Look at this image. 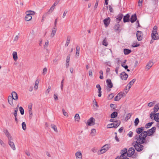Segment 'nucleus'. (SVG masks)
<instances>
[{
    "mask_svg": "<svg viewBox=\"0 0 159 159\" xmlns=\"http://www.w3.org/2000/svg\"><path fill=\"white\" fill-rule=\"evenodd\" d=\"M156 128L153 127L147 131H144L139 135L136 134L134 137V139L136 140L133 143L135 150L138 152L142 151L144 148L142 144H146L147 141L146 138L147 136H150L155 132Z\"/></svg>",
    "mask_w": 159,
    "mask_h": 159,
    "instance_id": "f257e3e1",
    "label": "nucleus"
},
{
    "mask_svg": "<svg viewBox=\"0 0 159 159\" xmlns=\"http://www.w3.org/2000/svg\"><path fill=\"white\" fill-rule=\"evenodd\" d=\"M151 36L152 39L154 40H157L159 39V34H158L157 31H152Z\"/></svg>",
    "mask_w": 159,
    "mask_h": 159,
    "instance_id": "f03ea898",
    "label": "nucleus"
},
{
    "mask_svg": "<svg viewBox=\"0 0 159 159\" xmlns=\"http://www.w3.org/2000/svg\"><path fill=\"white\" fill-rule=\"evenodd\" d=\"M12 139V137L9 138L8 143L13 150H16V148L14 143L11 141Z\"/></svg>",
    "mask_w": 159,
    "mask_h": 159,
    "instance_id": "7ed1b4c3",
    "label": "nucleus"
},
{
    "mask_svg": "<svg viewBox=\"0 0 159 159\" xmlns=\"http://www.w3.org/2000/svg\"><path fill=\"white\" fill-rule=\"evenodd\" d=\"M136 35L138 40L139 41H141L143 39V34L142 32L138 30L137 32Z\"/></svg>",
    "mask_w": 159,
    "mask_h": 159,
    "instance_id": "20e7f679",
    "label": "nucleus"
},
{
    "mask_svg": "<svg viewBox=\"0 0 159 159\" xmlns=\"http://www.w3.org/2000/svg\"><path fill=\"white\" fill-rule=\"evenodd\" d=\"M135 150L134 148L131 147L129 148L127 152V155L129 157L132 156L134 153Z\"/></svg>",
    "mask_w": 159,
    "mask_h": 159,
    "instance_id": "39448f33",
    "label": "nucleus"
},
{
    "mask_svg": "<svg viewBox=\"0 0 159 159\" xmlns=\"http://www.w3.org/2000/svg\"><path fill=\"white\" fill-rule=\"evenodd\" d=\"M95 121V119L93 117H91L89 119L87 122V124L89 126H91L94 125L95 124L94 123Z\"/></svg>",
    "mask_w": 159,
    "mask_h": 159,
    "instance_id": "423d86ee",
    "label": "nucleus"
},
{
    "mask_svg": "<svg viewBox=\"0 0 159 159\" xmlns=\"http://www.w3.org/2000/svg\"><path fill=\"white\" fill-rule=\"evenodd\" d=\"M120 75V78L122 80H125L128 78V75L124 71L122 72Z\"/></svg>",
    "mask_w": 159,
    "mask_h": 159,
    "instance_id": "0eeeda50",
    "label": "nucleus"
},
{
    "mask_svg": "<svg viewBox=\"0 0 159 159\" xmlns=\"http://www.w3.org/2000/svg\"><path fill=\"white\" fill-rule=\"evenodd\" d=\"M76 159H82V154L80 151H78L75 154Z\"/></svg>",
    "mask_w": 159,
    "mask_h": 159,
    "instance_id": "6e6552de",
    "label": "nucleus"
},
{
    "mask_svg": "<svg viewBox=\"0 0 159 159\" xmlns=\"http://www.w3.org/2000/svg\"><path fill=\"white\" fill-rule=\"evenodd\" d=\"M123 17V14L120 13L117 16L116 19V21L117 23H119L121 21Z\"/></svg>",
    "mask_w": 159,
    "mask_h": 159,
    "instance_id": "1a4fd4ad",
    "label": "nucleus"
},
{
    "mask_svg": "<svg viewBox=\"0 0 159 159\" xmlns=\"http://www.w3.org/2000/svg\"><path fill=\"white\" fill-rule=\"evenodd\" d=\"M127 150L126 148H124L121 151V157H127L126 154L127 153Z\"/></svg>",
    "mask_w": 159,
    "mask_h": 159,
    "instance_id": "9d476101",
    "label": "nucleus"
},
{
    "mask_svg": "<svg viewBox=\"0 0 159 159\" xmlns=\"http://www.w3.org/2000/svg\"><path fill=\"white\" fill-rule=\"evenodd\" d=\"M110 21L111 19L109 17H108L103 20V21L106 26H107L109 25Z\"/></svg>",
    "mask_w": 159,
    "mask_h": 159,
    "instance_id": "9b49d317",
    "label": "nucleus"
},
{
    "mask_svg": "<svg viewBox=\"0 0 159 159\" xmlns=\"http://www.w3.org/2000/svg\"><path fill=\"white\" fill-rule=\"evenodd\" d=\"M25 13L26 15L25 16V20L27 21H29L30 20L32 19V16L31 15H30L29 14V12L26 11Z\"/></svg>",
    "mask_w": 159,
    "mask_h": 159,
    "instance_id": "f8f14e48",
    "label": "nucleus"
},
{
    "mask_svg": "<svg viewBox=\"0 0 159 159\" xmlns=\"http://www.w3.org/2000/svg\"><path fill=\"white\" fill-rule=\"evenodd\" d=\"M137 16L136 14H134L131 16L130 18V22L132 23H134L137 20Z\"/></svg>",
    "mask_w": 159,
    "mask_h": 159,
    "instance_id": "ddd939ff",
    "label": "nucleus"
},
{
    "mask_svg": "<svg viewBox=\"0 0 159 159\" xmlns=\"http://www.w3.org/2000/svg\"><path fill=\"white\" fill-rule=\"evenodd\" d=\"M120 27V25L119 23H117L114 26V29L116 32L118 31L119 32H120L121 30L119 29Z\"/></svg>",
    "mask_w": 159,
    "mask_h": 159,
    "instance_id": "4468645a",
    "label": "nucleus"
},
{
    "mask_svg": "<svg viewBox=\"0 0 159 159\" xmlns=\"http://www.w3.org/2000/svg\"><path fill=\"white\" fill-rule=\"evenodd\" d=\"M130 16L129 14H127L125 16H124L123 21L124 23L128 22L129 21Z\"/></svg>",
    "mask_w": 159,
    "mask_h": 159,
    "instance_id": "2eb2a0df",
    "label": "nucleus"
},
{
    "mask_svg": "<svg viewBox=\"0 0 159 159\" xmlns=\"http://www.w3.org/2000/svg\"><path fill=\"white\" fill-rule=\"evenodd\" d=\"M112 124L113 128H117L120 125V120H117Z\"/></svg>",
    "mask_w": 159,
    "mask_h": 159,
    "instance_id": "dca6fc26",
    "label": "nucleus"
},
{
    "mask_svg": "<svg viewBox=\"0 0 159 159\" xmlns=\"http://www.w3.org/2000/svg\"><path fill=\"white\" fill-rule=\"evenodd\" d=\"M106 83L108 87L111 88L113 87V84L110 79H107L106 80Z\"/></svg>",
    "mask_w": 159,
    "mask_h": 159,
    "instance_id": "f3484780",
    "label": "nucleus"
},
{
    "mask_svg": "<svg viewBox=\"0 0 159 159\" xmlns=\"http://www.w3.org/2000/svg\"><path fill=\"white\" fill-rule=\"evenodd\" d=\"M28 109H29V114L30 115L29 116V118L30 119H31L32 118V106L31 105H29L28 106Z\"/></svg>",
    "mask_w": 159,
    "mask_h": 159,
    "instance_id": "a211bd4d",
    "label": "nucleus"
},
{
    "mask_svg": "<svg viewBox=\"0 0 159 159\" xmlns=\"http://www.w3.org/2000/svg\"><path fill=\"white\" fill-rule=\"evenodd\" d=\"M12 96H11L12 98H13V99L15 100H18V95L17 93L13 91L11 93Z\"/></svg>",
    "mask_w": 159,
    "mask_h": 159,
    "instance_id": "6ab92c4d",
    "label": "nucleus"
},
{
    "mask_svg": "<svg viewBox=\"0 0 159 159\" xmlns=\"http://www.w3.org/2000/svg\"><path fill=\"white\" fill-rule=\"evenodd\" d=\"M144 130L143 127H139L137 128L136 130L137 133L139 134H141L142 133Z\"/></svg>",
    "mask_w": 159,
    "mask_h": 159,
    "instance_id": "aec40b11",
    "label": "nucleus"
},
{
    "mask_svg": "<svg viewBox=\"0 0 159 159\" xmlns=\"http://www.w3.org/2000/svg\"><path fill=\"white\" fill-rule=\"evenodd\" d=\"M136 79H133L131 81H130L127 85V86L129 85L128 86V90H129L131 88V85H132L135 82Z\"/></svg>",
    "mask_w": 159,
    "mask_h": 159,
    "instance_id": "412c9836",
    "label": "nucleus"
},
{
    "mask_svg": "<svg viewBox=\"0 0 159 159\" xmlns=\"http://www.w3.org/2000/svg\"><path fill=\"white\" fill-rule=\"evenodd\" d=\"M13 98L11 96H8V101L9 104L11 105H12L13 104Z\"/></svg>",
    "mask_w": 159,
    "mask_h": 159,
    "instance_id": "4be33fe9",
    "label": "nucleus"
},
{
    "mask_svg": "<svg viewBox=\"0 0 159 159\" xmlns=\"http://www.w3.org/2000/svg\"><path fill=\"white\" fill-rule=\"evenodd\" d=\"M121 93H119L116 96L114 100L115 101H119L122 98L121 95H120Z\"/></svg>",
    "mask_w": 159,
    "mask_h": 159,
    "instance_id": "5701e85b",
    "label": "nucleus"
},
{
    "mask_svg": "<svg viewBox=\"0 0 159 159\" xmlns=\"http://www.w3.org/2000/svg\"><path fill=\"white\" fill-rule=\"evenodd\" d=\"M153 63L151 61H149L146 66V69L147 70H149L153 65Z\"/></svg>",
    "mask_w": 159,
    "mask_h": 159,
    "instance_id": "b1692460",
    "label": "nucleus"
},
{
    "mask_svg": "<svg viewBox=\"0 0 159 159\" xmlns=\"http://www.w3.org/2000/svg\"><path fill=\"white\" fill-rule=\"evenodd\" d=\"M70 55L69 54L68 55L66 60V67H68L69 66V62L70 61Z\"/></svg>",
    "mask_w": 159,
    "mask_h": 159,
    "instance_id": "393cba45",
    "label": "nucleus"
},
{
    "mask_svg": "<svg viewBox=\"0 0 159 159\" xmlns=\"http://www.w3.org/2000/svg\"><path fill=\"white\" fill-rule=\"evenodd\" d=\"M154 119L157 122H159V113H156L154 116Z\"/></svg>",
    "mask_w": 159,
    "mask_h": 159,
    "instance_id": "a878e982",
    "label": "nucleus"
},
{
    "mask_svg": "<svg viewBox=\"0 0 159 159\" xmlns=\"http://www.w3.org/2000/svg\"><path fill=\"white\" fill-rule=\"evenodd\" d=\"M12 55L13 57L14 61H16L17 60L18 57L17 52H13Z\"/></svg>",
    "mask_w": 159,
    "mask_h": 159,
    "instance_id": "bb28decb",
    "label": "nucleus"
},
{
    "mask_svg": "<svg viewBox=\"0 0 159 159\" xmlns=\"http://www.w3.org/2000/svg\"><path fill=\"white\" fill-rule=\"evenodd\" d=\"M159 109V103H157V104L155 105V106L153 109L154 111L153 112L155 113L156 112H157L158 110Z\"/></svg>",
    "mask_w": 159,
    "mask_h": 159,
    "instance_id": "cd10ccee",
    "label": "nucleus"
},
{
    "mask_svg": "<svg viewBox=\"0 0 159 159\" xmlns=\"http://www.w3.org/2000/svg\"><path fill=\"white\" fill-rule=\"evenodd\" d=\"M106 151V149H105V148L102 147V149L100 150L99 151H98V154L100 155L105 152Z\"/></svg>",
    "mask_w": 159,
    "mask_h": 159,
    "instance_id": "c85d7f7f",
    "label": "nucleus"
},
{
    "mask_svg": "<svg viewBox=\"0 0 159 159\" xmlns=\"http://www.w3.org/2000/svg\"><path fill=\"white\" fill-rule=\"evenodd\" d=\"M3 132L6 135L7 137H8V139H9V138L11 137L10 135V134L9 133L8 130L7 129H5L3 130Z\"/></svg>",
    "mask_w": 159,
    "mask_h": 159,
    "instance_id": "c756f323",
    "label": "nucleus"
},
{
    "mask_svg": "<svg viewBox=\"0 0 159 159\" xmlns=\"http://www.w3.org/2000/svg\"><path fill=\"white\" fill-rule=\"evenodd\" d=\"M57 29L55 28H53L52 30V33L51 34L50 36L51 37H53L56 32Z\"/></svg>",
    "mask_w": 159,
    "mask_h": 159,
    "instance_id": "7c9ffc66",
    "label": "nucleus"
},
{
    "mask_svg": "<svg viewBox=\"0 0 159 159\" xmlns=\"http://www.w3.org/2000/svg\"><path fill=\"white\" fill-rule=\"evenodd\" d=\"M70 36H68L67 38L66 43L65 44V46L66 47H67L68 46V45L70 42Z\"/></svg>",
    "mask_w": 159,
    "mask_h": 159,
    "instance_id": "2f4dec72",
    "label": "nucleus"
},
{
    "mask_svg": "<svg viewBox=\"0 0 159 159\" xmlns=\"http://www.w3.org/2000/svg\"><path fill=\"white\" fill-rule=\"evenodd\" d=\"M117 112L116 111L113 112L111 115V118H115L117 116Z\"/></svg>",
    "mask_w": 159,
    "mask_h": 159,
    "instance_id": "473e14b6",
    "label": "nucleus"
},
{
    "mask_svg": "<svg viewBox=\"0 0 159 159\" xmlns=\"http://www.w3.org/2000/svg\"><path fill=\"white\" fill-rule=\"evenodd\" d=\"M131 50L127 49H124V54L125 55H127L130 53L131 52Z\"/></svg>",
    "mask_w": 159,
    "mask_h": 159,
    "instance_id": "72a5a7b5",
    "label": "nucleus"
},
{
    "mask_svg": "<svg viewBox=\"0 0 159 159\" xmlns=\"http://www.w3.org/2000/svg\"><path fill=\"white\" fill-rule=\"evenodd\" d=\"M153 123V122H149L147 124L145 125V128L147 129L148 128L150 127L152 124Z\"/></svg>",
    "mask_w": 159,
    "mask_h": 159,
    "instance_id": "f704fd0d",
    "label": "nucleus"
},
{
    "mask_svg": "<svg viewBox=\"0 0 159 159\" xmlns=\"http://www.w3.org/2000/svg\"><path fill=\"white\" fill-rule=\"evenodd\" d=\"M139 122V120L138 118H137L134 120V125L135 126H137Z\"/></svg>",
    "mask_w": 159,
    "mask_h": 159,
    "instance_id": "c9c22d12",
    "label": "nucleus"
},
{
    "mask_svg": "<svg viewBox=\"0 0 159 159\" xmlns=\"http://www.w3.org/2000/svg\"><path fill=\"white\" fill-rule=\"evenodd\" d=\"M96 133V130L95 129H93L91 130V134L92 136H93L95 135Z\"/></svg>",
    "mask_w": 159,
    "mask_h": 159,
    "instance_id": "e433bc0d",
    "label": "nucleus"
},
{
    "mask_svg": "<svg viewBox=\"0 0 159 159\" xmlns=\"http://www.w3.org/2000/svg\"><path fill=\"white\" fill-rule=\"evenodd\" d=\"M110 146L109 144H107L103 146L102 147L103 148L105 149H106V150L107 151L109 148H110Z\"/></svg>",
    "mask_w": 159,
    "mask_h": 159,
    "instance_id": "4c0bfd02",
    "label": "nucleus"
},
{
    "mask_svg": "<svg viewBox=\"0 0 159 159\" xmlns=\"http://www.w3.org/2000/svg\"><path fill=\"white\" fill-rule=\"evenodd\" d=\"M39 83V81L37 80L35 81V85L34 86V89H37L38 88V84Z\"/></svg>",
    "mask_w": 159,
    "mask_h": 159,
    "instance_id": "58836bf2",
    "label": "nucleus"
},
{
    "mask_svg": "<svg viewBox=\"0 0 159 159\" xmlns=\"http://www.w3.org/2000/svg\"><path fill=\"white\" fill-rule=\"evenodd\" d=\"M51 127L56 132H57V129L56 126L53 124H52L51 125Z\"/></svg>",
    "mask_w": 159,
    "mask_h": 159,
    "instance_id": "ea45409f",
    "label": "nucleus"
},
{
    "mask_svg": "<svg viewBox=\"0 0 159 159\" xmlns=\"http://www.w3.org/2000/svg\"><path fill=\"white\" fill-rule=\"evenodd\" d=\"M19 110L21 115H24V111L23 108L22 107H19Z\"/></svg>",
    "mask_w": 159,
    "mask_h": 159,
    "instance_id": "a19ab883",
    "label": "nucleus"
},
{
    "mask_svg": "<svg viewBox=\"0 0 159 159\" xmlns=\"http://www.w3.org/2000/svg\"><path fill=\"white\" fill-rule=\"evenodd\" d=\"M22 126L23 129L25 130L26 129V124L25 122H23L22 123Z\"/></svg>",
    "mask_w": 159,
    "mask_h": 159,
    "instance_id": "79ce46f5",
    "label": "nucleus"
},
{
    "mask_svg": "<svg viewBox=\"0 0 159 159\" xmlns=\"http://www.w3.org/2000/svg\"><path fill=\"white\" fill-rule=\"evenodd\" d=\"M75 118L76 120L77 121H79L80 117L79 115L78 114H76L75 116Z\"/></svg>",
    "mask_w": 159,
    "mask_h": 159,
    "instance_id": "37998d69",
    "label": "nucleus"
},
{
    "mask_svg": "<svg viewBox=\"0 0 159 159\" xmlns=\"http://www.w3.org/2000/svg\"><path fill=\"white\" fill-rule=\"evenodd\" d=\"M131 114L130 113H128V114L125 117V120H128V119H130V118L131 117Z\"/></svg>",
    "mask_w": 159,
    "mask_h": 159,
    "instance_id": "c03bdc74",
    "label": "nucleus"
},
{
    "mask_svg": "<svg viewBox=\"0 0 159 159\" xmlns=\"http://www.w3.org/2000/svg\"><path fill=\"white\" fill-rule=\"evenodd\" d=\"M114 97V94L113 93H111L108 96V98L109 100H111Z\"/></svg>",
    "mask_w": 159,
    "mask_h": 159,
    "instance_id": "a18cd8bd",
    "label": "nucleus"
},
{
    "mask_svg": "<svg viewBox=\"0 0 159 159\" xmlns=\"http://www.w3.org/2000/svg\"><path fill=\"white\" fill-rule=\"evenodd\" d=\"M54 7H53V6H52L50 9L48 11V13L49 14L51 13L54 10Z\"/></svg>",
    "mask_w": 159,
    "mask_h": 159,
    "instance_id": "49530a36",
    "label": "nucleus"
},
{
    "mask_svg": "<svg viewBox=\"0 0 159 159\" xmlns=\"http://www.w3.org/2000/svg\"><path fill=\"white\" fill-rule=\"evenodd\" d=\"M102 44L106 46H107V45L108 43H107V41L106 38L105 39L103 40L102 42Z\"/></svg>",
    "mask_w": 159,
    "mask_h": 159,
    "instance_id": "de8ad7c7",
    "label": "nucleus"
},
{
    "mask_svg": "<svg viewBox=\"0 0 159 159\" xmlns=\"http://www.w3.org/2000/svg\"><path fill=\"white\" fill-rule=\"evenodd\" d=\"M27 11L29 12V14L30 15H31V16L32 15H34L35 13V12L34 11H30V10Z\"/></svg>",
    "mask_w": 159,
    "mask_h": 159,
    "instance_id": "09e8293b",
    "label": "nucleus"
},
{
    "mask_svg": "<svg viewBox=\"0 0 159 159\" xmlns=\"http://www.w3.org/2000/svg\"><path fill=\"white\" fill-rule=\"evenodd\" d=\"M64 79L63 78V80H62L61 81V89L62 90H63V84L64 83Z\"/></svg>",
    "mask_w": 159,
    "mask_h": 159,
    "instance_id": "8fccbe9b",
    "label": "nucleus"
},
{
    "mask_svg": "<svg viewBox=\"0 0 159 159\" xmlns=\"http://www.w3.org/2000/svg\"><path fill=\"white\" fill-rule=\"evenodd\" d=\"M155 113L153 111L150 114V117L151 119H153L154 115H155Z\"/></svg>",
    "mask_w": 159,
    "mask_h": 159,
    "instance_id": "3c124183",
    "label": "nucleus"
},
{
    "mask_svg": "<svg viewBox=\"0 0 159 159\" xmlns=\"http://www.w3.org/2000/svg\"><path fill=\"white\" fill-rule=\"evenodd\" d=\"M51 89V87L50 86L48 87V89L46 91V93L48 94L49 92L50 91Z\"/></svg>",
    "mask_w": 159,
    "mask_h": 159,
    "instance_id": "603ef678",
    "label": "nucleus"
},
{
    "mask_svg": "<svg viewBox=\"0 0 159 159\" xmlns=\"http://www.w3.org/2000/svg\"><path fill=\"white\" fill-rule=\"evenodd\" d=\"M62 111L63 112V114L65 116H68V113L65 111L64 109H62Z\"/></svg>",
    "mask_w": 159,
    "mask_h": 159,
    "instance_id": "864d4df0",
    "label": "nucleus"
},
{
    "mask_svg": "<svg viewBox=\"0 0 159 159\" xmlns=\"http://www.w3.org/2000/svg\"><path fill=\"white\" fill-rule=\"evenodd\" d=\"M107 128H113V127L112 124H109L107 125Z\"/></svg>",
    "mask_w": 159,
    "mask_h": 159,
    "instance_id": "5fc2aeb1",
    "label": "nucleus"
},
{
    "mask_svg": "<svg viewBox=\"0 0 159 159\" xmlns=\"http://www.w3.org/2000/svg\"><path fill=\"white\" fill-rule=\"evenodd\" d=\"M0 144L3 146V147H4L5 146V144L3 142L1 139H0Z\"/></svg>",
    "mask_w": 159,
    "mask_h": 159,
    "instance_id": "6e6d98bb",
    "label": "nucleus"
},
{
    "mask_svg": "<svg viewBox=\"0 0 159 159\" xmlns=\"http://www.w3.org/2000/svg\"><path fill=\"white\" fill-rule=\"evenodd\" d=\"M48 43H49V42H48V40H47V41L46 42L44 46V47L45 48H47L48 47Z\"/></svg>",
    "mask_w": 159,
    "mask_h": 159,
    "instance_id": "4d7b16f0",
    "label": "nucleus"
},
{
    "mask_svg": "<svg viewBox=\"0 0 159 159\" xmlns=\"http://www.w3.org/2000/svg\"><path fill=\"white\" fill-rule=\"evenodd\" d=\"M121 66L123 67L125 69H127L128 68V66L127 65H125L124 63H122L121 64Z\"/></svg>",
    "mask_w": 159,
    "mask_h": 159,
    "instance_id": "13d9d810",
    "label": "nucleus"
},
{
    "mask_svg": "<svg viewBox=\"0 0 159 159\" xmlns=\"http://www.w3.org/2000/svg\"><path fill=\"white\" fill-rule=\"evenodd\" d=\"M133 132L132 131H130L129 133L128 134V135L130 137H131L133 136Z\"/></svg>",
    "mask_w": 159,
    "mask_h": 159,
    "instance_id": "bf43d9fd",
    "label": "nucleus"
},
{
    "mask_svg": "<svg viewBox=\"0 0 159 159\" xmlns=\"http://www.w3.org/2000/svg\"><path fill=\"white\" fill-rule=\"evenodd\" d=\"M47 69L46 68H44L43 69V75H44L46 74V73L47 71Z\"/></svg>",
    "mask_w": 159,
    "mask_h": 159,
    "instance_id": "052dcab7",
    "label": "nucleus"
},
{
    "mask_svg": "<svg viewBox=\"0 0 159 159\" xmlns=\"http://www.w3.org/2000/svg\"><path fill=\"white\" fill-rule=\"evenodd\" d=\"M89 75L90 76H93V71L92 70H90L89 72Z\"/></svg>",
    "mask_w": 159,
    "mask_h": 159,
    "instance_id": "680f3d73",
    "label": "nucleus"
},
{
    "mask_svg": "<svg viewBox=\"0 0 159 159\" xmlns=\"http://www.w3.org/2000/svg\"><path fill=\"white\" fill-rule=\"evenodd\" d=\"M109 10L111 12H113V10L111 6L109 5Z\"/></svg>",
    "mask_w": 159,
    "mask_h": 159,
    "instance_id": "e2e57ef3",
    "label": "nucleus"
},
{
    "mask_svg": "<svg viewBox=\"0 0 159 159\" xmlns=\"http://www.w3.org/2000/svg\"><path fill=\"white\" fill-rule=\"evenodd\" d=\"M120 93H121L120 95H121L122 98L125 96L126 95V93H125V92H120Z\"/></svg>",
    "mask_w": 159,
    "mask_h": 159,
    "instance_id": "0e129e2a",
    "label": "nucleus"
},
{
    "mask_svg": "<svg viewBox=\"0 0 159 159\" xmlns=\"http://www.w3.org/2000/svg\"><path fill=\"white\" fill-rule=\"evenodd\" d=\"M67 12H68V11L66 10H65V11H64V12L63 13V16H62L63 18H64L65 17V16L66 14L67 13Z\"/></svg>",
    "mask_w": 159,
    "mask_h": 159,
    "instance_id": "69168bd1",
    "label": "nucleus"
},
{
    "mask_svg": "<svg viewBox=\"0 0 159 159\" xmlns=\"http://www.w3.org/2000/svg\"><path fill=\"white\" fill-rule=\"evenodd\" d=\"M154 104V103L153 102H150L148 104V106L149 107H152L153 105Z\"/></svg>",
    "mask_w": 159,
    "mask_h": 159,
    "instance_id": "338daca9",
    "label": "nucleus"
},
{
    "mask_svg": "<svg viewBox=\"0 0 159 159\" xmlns=\"http://www.w3.org/2000/svg\"><path fill=\"white\" fill-rule=\"evenodd\" d=\"M54 98L55 100H57L58 98L57 95L54 94Z\"/></svg>",
    "mask_w": 159,
    "mask_h": 159,
    "instance_id": "774afa93",
    "label": "nucleus"
}]
</instances>
